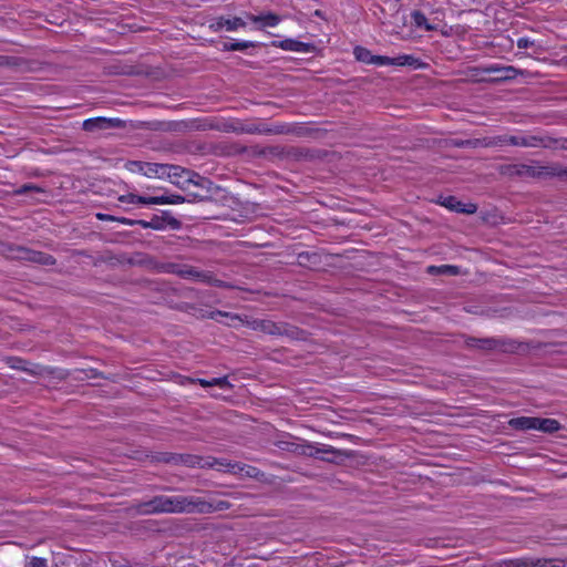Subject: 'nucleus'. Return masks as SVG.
<instances>
[{
	"mask_svg": "<svg viewBox=\"0 0 567 567\" xmlns=\"http://www.w3.org/2000/svg\"><path fill=\"white\" fill-rule=\"evenodd\" d=\"M140 226L147 229H154V230H164L166 228L165 224L161 219V215H153L151 220H144L142 219V223H140Z\"/></svg>",
	"mask_w": 567,
	"mask_h": 567,
	"instance_id": "e433bc0d",
	"label": "nucleus"
},
{
	"mask_svg": "<svg viewBox=\"0 0 567 567\" xmlns=\"http://www.w3.org/2000/svg\"><path fill=\"white\" fill-rule=\"evenodd\" d=\"M25 567H48V561L42 557H32L27 564Z\"/></svg>",
	"mask_w": 567,
	"mask_h": 567,
	"instance_id": "3c124183",
	"label": "nucleus"
},
{
	"mask_svg": "<svg viewBox=\"0 0 567 567\" xmlns=\"http://www.w3.org/2000/svg\"><path fill=\"white\" fill-rule=\"evenodd\" d=\"M212 386H219L220 389H230V388H233V385L228 381L227 377L213 378L212 379Z\"/></svg>",
	"mask_w": 567,
	"mask_h": 567,
	"instance_id": "49530a36",
	"label": "nucleus"
},
{
	"mask_svg": "<svg viewBox=\"0 0 567 567\" xmlns=\"http://www.w3.org/2000/svg\"><path fill=\"white\" fill-rule=\"evenodd\" d=\"M29 262H33V264H38V265H42V266H54L56 264V259L54 256H52L50 254L32 249V254H31V258H30Z\"/></svg>",
	"mask_w": 567,
	"mask_h": 567,
	"instance_id": "cd10ccee",
	"label": "nucleus"
},
{
	"mask_svg": "<svg viewBox=\"0 0 567 567\" xmlns=\"http://www.w3.org/2000/svg\"><path fill=\"white\" fill-rule=\"evenodd\" d=\"M223 464H217L218 466H223V467H226V472H230V473H239V472H245V474L249 477H257L258 473H259V470L255 466H250V465H246V464H241V463H229V462H226V460H219Z\"/></svg>",
	"mask_w": 567,
	"mask_h": 567,
	"instance_id": "6ab92c4d",
	"label": "nucleus"
},
{
	"mask_svg": "<svg viewBox=\"0 0 567 567\" xmlns=\"http://www.w3.org/2000/svg\"><path fill=\"white\" fill-rule=\"evenodd\" d=\"M11 251V258L16 260H22V261H29L31 258L32 249L23 247V246H17L10 248Z\"/></svg>",
	"mask_w": 567,
	"mask_h": 567,
	"instance_id": "72a5a7b5",
	"label": "nucleus"
},
{
	"mask_svg": "<svg viewBox=\"0 0 567 567\" xmlns=\"http://www.w3.org/2000/svg\"><path fill=\"white\" fill-rule=\"evenodd\" d=\"M172 268H173L172 272L176 274L181 278L207 282L209 285H213V286L219 287V288L227 287L226 282L214 278L210 271H200L196 267L188 266V265H183V266L172 265Z\"/></svg>",
	"mask_w": 567,
	"mask_h": 567,
	"instance_id": "39448f33",
	"label": "nucleus"
},
{
	"mask_svg": "<svg viewBox=\"0 0 567 567\" xmlns=\"http://www.w3.org/2000/svg\"><path fill=\"white\" fill-rule=\"evenodd\" d=\"M412 19L416 27H424L426 30H432L433 28L427 24V19L424 13L421 11L412 12Z\"/></svg>",
	"mask_w": 567,
	"mask_h": 567,
	"instance_id": "37998d69",
	"label": "nucleus"
},
{
	"mask_svg": "<svg viewBox=\"0 0 567 567\" xmlns=\"http://www.w3.org/2000/svg\"><path fill=\"white\" fill-rule=\"evenodd\" d=\"M245 131L244 122L238 118H233V133L244 134Z\"/></svg>",
	"mask_w": 567,
	"mask_h": 567,
	"instance_id": "864d4df0",
	"label": "nucleus"
},
{
	"mask_svg": "<svg viewBox=\"0 0 567 567\" xmlns=\"http://www.w3.org/2000/svg\"><path fill=\"white\" fill-rule=\"evenodd\" d=\"M151 463H165L173 465H185L187 467H214L217 464H223L219 458L209 457L204 460L202 456L194 454H179L172 452H151L145 456Z\"/></svg>",
	"mask_w": 567,
	"mask_h": 567,
	"instance_id": "f03ea898",
	"label": "nucleus"
},
{
	"mask_svg": "<svg viewBox=\"0 0 567 567\" xmlns=\"http://www.w3.org/2000/svg\"><path fill=\"white\" fill-rule=\"evenodd\" d=\"M190 203L192 199L186 198L185 196L171 194V195H162L155 196V205H164V204H182V203Z\"/></svg>",
	"mask_w": 567,
	"mask_h": 567,
	"instance_id": "c756f323",
	"label": "nucleus"
},
{
	"mask_svg": "<svg viewBox=\"0 0 567 567\" xmlns=\"http://www.w3.org/2000/svg\"><path fill=\"white\" fill-rule=\"evenodd\" d=\"M96 218L99 220H103V221H115L116 216H113V215H110V214H104V213H97L96 214Z\"/></svg>",
	"mask_w": 567,
	"mask_h": 567,
	"instance_id": "bf43d9fd",
	"label": "nucleus"
},
{
	"mask_svg": "<svg viewBox=\"0 0 567 567\" xmlns=\"http://www.w3.org/2000/svg\"><path fill=\"white\" fill-rule=\"evenodd\" d=\"M256 154L259 156H264V157L272 156V157L284 159L285 147L267 146V147L259 150Z\"/></svg>",
	"mask_w": 567,
	"mask_h": 567,
	"instance_id": "f704fd0d",
	"label": "nucleus"
},
{
	"mask_svg": "<svg viewBox=\"0 0 567 567\" xmlns=\"http://www.w3.org/2000/svg\"><path fill=\"white\" fill-rule=\"evenodd\" d=\"M161 219L166 227H169L173 230H178L183 226L182 221L175 218L168 210H162Z\"/></svg>",
	"mask_w": 567,
	"mask_h": 567,
	"instance_id": "c9c22d12",
	"label": "nucleus"
},
{
	"mask_svg": "<svg viewBox=\"0 0 567 567\" xmlns=\"http://www.w3.org/2000/svg\"><path fill=\"white\" fill-rule=\"evenodd\" d=\"M534 45V41L529 40L528 38H519L517 40V48L518 49H527L529 47Z\"/></svg>",
	"mask_w": 567,
	"mask_h": 567,
	"instance_id": "4d7b16f0",
	"label": "nucleus"
},
{
	"mask_svg": "<svg viewBox=\"0 0 567 567\" xmlns=\"http://www.w3.org/2000/svg\"><path fill=\"white\" fill-rule=\"evenodd\" d=\"M249 19L252 22H262L264 27H276L280 22V17L272 12L260 16L250 14Z\"/></svg>",
	"mask_w": 567,
	"mask_h": 567,
	"instance_id": "c85d7f7f",
	"label": "nucleus"
},
{
	"mask_svg": "<svg viewBox=\"0 0 567 567\" xmlns=\"http://www.w3.org/2000/svg\"><path fill=\"white\" fill-rule=\"evenodd\" d=\"M245 25H246V22L239 17H235L234 19H226L224 17H220V18L216 19V21L213 22L209 25V28L213 31L218 32L224 28L227 29L228 31H234V30L245 27Z\"/></svg>",
	"mask_w": 567,
	"mask_h": 567,
	"instance_id": "f3484780",
	"label": "nucleus"
},
{
	"mask_svg": "<svg viewBox=\"0 0 567 567\" xmlns=\"http://www.w3.org/2000/svg\"><path fill=\"white\" fill-rule=\"evenodd\" d=\"M272 45L276 48H280L286 51L293 52H303L311 53L316 51V45L313 43H306L295 39H285L280 41H272Z\"/></svg>",
	"mask_w": 567,
	"mask_h": 567,
	"instance_id": "9b49d317",
	"label": "nucleus"
},
{
	"mask_svg": "<svg viewBox=\"0 0 567 567\" xmlns=\"http://www.w3.org/2000/svg\"><path fill=\"white\" fill-rule=\"evenodd\" d=\"M450 144L452 146L458 147V148L480 147L481 146V138H474V140H460V138H455V140H452Z\"/></svg>",
	"mask_w": 567,
	"mask_h": 567,
	"instance_id": "ea45409f",
	"label": "nucleus"
},
{
	"mask_svg": "<svg viewBox=\"0 0 567 567\" xmlns=\"http://www.w3.org/2000/svg\"><path fill=\"white\" fill-rule=\"evenodd\" d=\"M464 344L467 349H477L482 351L499 350L502 352H516L518 350V342L512 339L501 338H476L464 336Z\"/></svg>",
	"mask_w": 567,
	"mask_h": 567,
	"instance_id": "20e7f679",
	"label": "nucleus"
},
{
	"mask_svg": "<svg viewBox=\"0 0 567 567\" xmlns=\"http://www.w3.org/2000/svg\"><path fill=\"white\" fill-rule=\"evenodd\" d=\"M293 131L291 134L297 136H309L312 133V130L305 126H292Z\"/></svg>",
	"mask_w": 567,
	"mask_h": 567,
	"instance_id": "603ef678",
	"label": "nucleus"
},
{
	"mask_svg": "<svg viewBox=\"0 0 567 567\" xmlns=\"http://www.w3.org/2000/svg\"><path fill=\"white\" fill-rule=\"evenodd\" d=\"M509 140H511L509 135L484 137V138H481V146L482 147L501 146V145L509 144Z\"/></svg>",
	"mask_w": 567,
	"mask_h": 567,
	"instance_id": "473e14b6",
	"label": "nucleus"
},
{
	"mask_svg": "<svg viewBox=\"0 0 567 567\" xmlns=\"http://www.w3.org/2000/svg\"><path fill=\"white\" fill-rule=\"evenodd\" d=\"M3 361L11 369L24 371L30 375H40L42 373V368L39 364H30L27 360L20 357H6Z\"/></svg>",
	"mask_w": 567,
	"mask_h": 567,
	"instance_id": "f8f14e48",
	"label": "nucleus"
},
{
	"mask_svg": "<svg viewBox=\"0 0 567 567\" xmlns=\"http://www.w3.org/2000/svg\"><path fill=\"white\" fill-rule=\"evenodd\" d=\"M437 203L451 212L473 215L477 210V205L473 203L464 204L453 195L440 196Z\"/></svg>",
	"mask_w": 567,
	"mask_h": 567,
	"instance_id": "9d476101",
	"label": "nucleus"
},
{
	"mask_svg": "<svg viewBox=\"0 0 567 567\" xmlns=\"http://www.w3.org/2000/svg\"><path fill=\"white\" fill-rule=\"evenodd\" d=\"M340 436L346 437V439H352L353 437V435L346 434V433L340 434Z\"/></svg>",
	"mask_w": 567,
	"mask_h": 567,
	"instance_id": "774afa93",
	"label": "nucleus"
},
{
	"mask_svg": "<svg viewBox=\"0 0 567 567\" xmlns=\"http://www.w3.org/2000/svg\"><path fill=\"white\" fill-rule=\"evenodd\" d=\"M169 172L165 173V176L173 177L174 179L184 178L185 175H190L192 171L183 168L177 165H169Z\"/></svg>",
	"mask_w": 567,
	"mask_h": 567,
	"instance_id": "a19ab883",
	"label": "nucleus"
},
{
	"mask_svg": "<svg viewBox=\"0 0 567 567\" xmlns=\"http://www.w3.org/2000/svg\"><path fill=\"white\" fill-rule=\"evenodd\" d=\"M539 144H544L543 137H538V136H534V135L528 136V147H536Z\"/></svg>",
	"mask_w": 567,
	"mask_h": 567,
	"instance_id": "13d9d810",
	"label": "nucleus"
},
{
	"mask_svg": "<svg viewBox=\"0 0 567 567\" xmlns=\"http://www.w3.org/2000/svg\"><path fill=\"white\" fill-rule=\"evenodd\" d=\"M279 328L278 336L287 337L290 340L306 341L309 338L308 331L291 323L279 321Z\"/></svg>",
	"mask_w": 567,
	"mask_h": 567,
	"instance_id": "2eb2a0df",
	"label": "nucleus"
},
{
	"mask_svg": "<svg viewBox=\"0 0 567 567\" xmlns=\"http://www.w3.org/2000/svg\"><path fill=\"white\" fill-rule=\"evenodd\" d=\"M29 192L41 193L43 190H42V188H40L39 186H37L34 184L28 183V184H23L22 186H20L14 193L17 195H25Z\"/></svg>",
	"mask_w": 567,
	"mask_h": 567,
	"instance_id": "c03bdc74",
	"label": "nucleus"
},
{
	"mask_svg": "<svg viewBox=\"0 0 567 567\" xmlns=\"http://www.w3.org/2000/svg\"><path fill=\"white\" fill-rule=\"evenodd\" d=\"M308 256H309L308 252H301V254H299V259L308 258Z\"/></svg>",
	"mask_w": 567,
	"mask_h": 567,
	"instance_id": "69168bd1",
	"label": "nucleus"
},
{
	"mask_svg": "<svg viewBox=\"0 0 567 567\" xmlns=\"http://www.w3.org/2000/svg\"><path fill=\"white\" fill-rule=\"evenodd\" d=\"M125 167L132 173H141L146 177H158L165 176V173L169 172L168 164L148 163L142 161H128Z\"/></svg>",
	"mask_w": 567,
	"mask_h": 567,
	"instance_id": "0eeeda50",
	"label": "nucleus"
},
{
	"mask_svg": "<svg viewBox=\"0 0 567 567\" xmlns=\"http://www.w3.org/2000/svg\"><path fill=\"white\" fill-rule=\"evenodd\" d=\"M101 261L107 262L111 265H115L116 262H118V264L127 262L130 265L135 264V261L132 258H126V256L124 254L116 256V255H113L112 252H109L107 256H105L101 259Z\"/></svg>",
	"mask_w": 567,
	"mask_h": 567,
	"instance_id": "58836bf2",
	"label": "nucleus"
},
{
	"mask_svg": "<svg viewBox=\"0 0 567 567\" xmlns=\"http://www.w3.org/2000/svg\"><path fill=\"white\" fill-rule=\"evenodd\" d=\"M317 450L319 451V460L332 464L340 465L346 458H354L355 452L351 450H339L331 445L318 444Z\"/></svg>",
	"mask_w": 567,
	"mask_h": 567,
	"instance_id": "1a4fd4ad",
	"label": "nucleus"
},
{
	"mask_svg": "<svg viewBox=\"0 0 567 567\" xmlns=\"http://www.w3.org/2000/svg\"><path fill=\"white\" fill-rule=\"evenodd\" d=\"M535 430L544 433H555L561 429L560 423L555 419L535 417Z\"/></svg>",
	"mask_w": 567,
	"mask_h": 567,
	"instance_id": "aec40b11",
	"label": "nucleus"
},
{
	"mask_svg": "<svg viewBox=\"0 0 567 567\" xmlns=\"http://www.w3.org/2000/svg\"><path fill=\"white\" fill-rule=\"evenodd\" d=\"M353 54L359 62L365 64H375V65H396V66H412L413 69H421L425 66L420 59L414 55L403 54L395 58H390L385 55H375L372 54L370 50L363 48L361 45H357L353 49Z\"/></svg>",
	"mask_w": 567,
	"mask_h": 567,
	"instance_id": "7ed1b4c3",
	"label": "nucleus"
},
{
	"mask_svg": "<svg viewBox=\"0 0 567 567\" xmlns=\"http://www.w3.org/2000/svg\"><path fill=\"white\" fill-rule=\"evenodd\" d=\"M186 198H189L192 199L190 203L193 202H204V200H208L210 199V196L208 195H202V194H198V193H190L186 196Z\"/></svg>",
	"mask_w": 567,
	"mask_h": 567,
	"instance_id": "6e6d98bb",
	"label": "nucleus"
},
{
	"mask_svg": "<svg viewBox=\"0 0 567 567\" xmlns=\"http://www.w3.org/2000/svg\"><path fill=\"white\" fill-rule=\"evenodd\" d=\"M218 316H228V315L223 311H219V310L210 313V318H213V319H216Z\"/></svg>",
	"mask_w": 567,
	"mask_h": 567,
	"instance_id": "e2e57ef3",
	"label": "nucleus"
},
{
	"mask_svg": "<svg viewBox=\"0 0 567 567\" xmlns=\"http://www.w3.org/2000/svg\"><path fill=\"white\" fill-rule=\"evenodd\" d=\"M125 125V121L121 118L97 116L85 120L82 124V128L85 132L94 133L111 128H124Z\"/></svg>",
	"mask_w": 567,
	"mask_h": 567,
	"instance_id": "6e6552de",
	"label": "nucleus"
},
{
	"mask_svg": "<svg viewBox=\"0 0 567 567\" xmlns=\"http://www.w3.org/2000/svg\"><path fill=\"white\" fill-rule=\"evenodd\" d=\"M535 417L533 416H519L508 421V425L518 431L535 430Z\"/></svg>",
	"mask_w": 567,
	"mask_h": 567,
	"instance_id": "b1692460",
	"label": "nucleus"
},
{
	"mask_svg": "<svg viewBox=\"0 0 567 567\" xmlns=\"http://www.w3.org/2000/svg\"><path fill=\"white\" fill-rule=\"evenodd\" d=\"M195 506V496H166L156 495L150 501L141 502L135 506L140 515L155 514H193Z\"/></svg>",
	"mask_w": 567,
	"mask_h": 567,
	"instance_id": "f257e3e1",
	"label": "nucleus"
},
{
	"mask_svg": "<svg viewBox=\"0 0 567 567\" xmlns=\"http://www.w3.org/2000/svg\"><path fill=\"white\" fill-rule=\"evenodd\" d=\"M483 72L486 74H495V76H493L492 80L497 81V82L513 80L519 73V71L512 65H507V66L489 65V66L484 68Z\"/></svg>",
	"mask_w": 567,
	"mask_h": 567,
	"instance_id": "ddd939ff",
	"label": "nucleus"
},
{
	"mask_svg": "<svg viewBox=\"0 0 567 567\" xmlns=\"http://www.w3.org/2000/svg\"><path fill=\"white\" fill-rule=\"evenodd\" d=\"M430 275H442V276H458L461 269L454 265H441V266H429L426 269Z\"/></svg>",
	"mask_w": 567,
	"mask_h": 567,
	"instance_id": "393cba45",
	"label": "nucleus"
},
{
	"mask_svg": "<svg viewBox=\"0 0 567 567\" xmlns=\"http://www.w3.org/2000/svg\"><path fill=\"white\" fill-rule=\"evenodd\" d=\"M286 450L295 453L297 455H303L309 457H318L319 451L317 450L318 444H312L308 442L297 443V442H287Z\"/></svg>",
	"mask_w": 567,
	"mask_h": 567,
	"instance_id": "dca6fc26",
	"label": "nucleus"
},
{
	"mask_svg": "<svg viewBox=\"0 0 567 567\" xmlns=\"http://www.w3.org/2000/svg\"><path fill=\"white\" fill-rule=\"evenodd\" d=\"M540 165L503 164L498 166V173L509 178H542Z\"/></svg>",
	"mask_w": 567,
	"mask_h": 567,
	"instance_id": "423d86ee",
	"label": "nucleus"
},
{
	"mask_svg": "<svg viewBox=\"0 0 567 567\" xmlns=\"http://www.w3.org/2000/svg\"><path fill=\"white\" fill-rule=\"evenodd\" d=\"M193 382H196V383L200 384L203 388L212 386V380L196 379V380H193Z\"/></svg>",
	"mask_w": 567,
	"mask_h": 567,
	"instance_id": "680f3d73",
	"label": "nucleus"
},
{
	"mask_svg": "<svg viewBox=\"0 0 567 567\" xmlns=\"http://www.w3.org/2000/svg\"><path fill=\"white\" fill-rule=\"evenodd\" d=\"M121 203L155 205V196H142L136 194H126L118 197Z\"/></svg>",
	"mask_w": 567,
	"mask_h": 567,
	"instance_id": "bb28decb",
	"label": "nucleus"
},
{
	"mask_svg": "<svg viewBox=\"0 0 567 567\" xmlns=\"http://www.w3.org/2000/svg\"><path fill=\"white\" fill-rule=\"evenodd\" d=\"M292 131H293L292 126L288 125V124L276 125L274 127L265 126V130H264L265 135H269V134H291Z\"/></svg>",
	"mask_w": 567,
	"mask_h": 567,
	"instance_id": "79ce46f5",
	"label": "nucleus"
},
{
	"mask_svg": "<svg viewBox=\"0 0 567 567\" xmlns=\"http://www.w3.org/2000/svg\"><path fill=\"white\" fill-rule=\"evenodd\" d=\"M245 131L244 134H265V125H256V124H248L244 123Z\"/></svg>",
	"mask_w": 567,
	"mask_h": 567,
	"instance_id": "09e8293b",
	"label": "nucleus"
},
{
	"mask_svg": "<svg viewBox=\"0 0 567 567\" xmlns=\"http://www.w3.org/2000/svg\"><path fill=\"white\" fill-rule=\"evenodd\" d=\"M215 131L233 133V118L228 121H216Z\"/></svg>",
	"mask_w": 567,
	"mask_h": 567,
	"instance_id": "a18cd8bd",
	"label": "nucleus"
},
{
	"mask_svg": "<svg viewBox=\"0 0 567 567\" xmlns=\"http://www.w3.org/2000/svg\"><path fill=\"white\" fill-rule=\"evenodd\" d=\"M529 567H565V564L556 563L554 559L530 557Z\"/></svg>",
	"mask_w": 567,
	"mask_h": 567,
	"instance_id": "4c0bfd02",
	"label": "nucleus"
},
{
	"mask_svg": "<svg viewBox=\"0 0 567 567\" xmlns=\"http://www.w3.org/2000/svg\"><path fill=\"white\" fill-rule=\"evenodd\" d=\"M258 44L252 41H235V42H224L223 51H244L249 48H255Z\"/></svg>",
	"mask_w": 567,
	"mask_h": 567,
	"instance_id": "7c9ffc66",
	"label": "nucleus"
},
{
	"mask_svg": "<svg viewBox=\"0 0 567 567\" xmlns=\"http://www.w3.org/2000/svg\"><path fill=\"white\" fill-rule=\"evenodd\" d=\"M230 507L227 501H218L216 503L207 502L200 497H195L194 513L210 514L215 511H224Z\"/></svg>",
	"mask_w": 567,
	"mask_h": 567,
	"instance_id": "4468645a",
	"label": "nucleus"
},
{
	"mask_svg": "<svg viewBox=\"0 0 567 567\" xmlns=\"http://www.w3.org/2000/svg\"><path fill=\"white\" fill-rule=\"evenodd\" d=\"M509 145L528 147V136L511 135Z\"/></svg>",
	"mask_w": 567,
	"mask_h": 567,
	"instance_id": "8fccbe9b",
	"label": "nucleus"
},
{
	"mask_svg": "<svg viewBox=\"0 0 567 567\" xmlns=\"http://www.w3.org/2000/svg\"><path fill=\"white\" fill-rule=\"evenodd\" d=\"M192 182H194V179H192V175H185L184 178H178V179L172 181L173 184H175L177 187H179L183 190H186Z\"/></svg>",
	"mask_w": 567,
	"mask_h": 567,
	"instance_id": "de8ad7c7",
	"label": "nucleus"
},
{
	"mask_svg": "<svg viewBox=\"0 0 567 567\" xmlns=\"http://www.w3.org/2000/svg\"><path fill=\"white\" fill-rule=\"evenodd\" d=\"M179 125L183 130L188 131H215L216 120L212 118H195L190 122H181Z\"/></svg>",
	"mask_w": 567,
	"mask_h": 567,
	"instance_id": "a211bd4d",
	"label": "nucleus"
},
{
	"mask_svg": "<svg viewBox=\"0 0 567 567\" xmlns=\"http://www.w3.org/2000/svg\"><path fill=\"white\" fill-rule=\"evenodd\" d=\"M87 378H104L102 372H99L96 369H90L86 373Z\"/></svg>",
	"mask_w": 567,
	"mask_h": 567,
	"instance_id": "052dcab7",
	"label": "nucleus"
},
{
	"mask_svg": "<svg viewBox=\"0 0 567 567\" xmlns=\"http://www.w3.org/2000/svg\"><path fill=\"white\" fill-rule=\"evenodd\" d=\"M560 62L565 68H567V55L563 56Z\"/></svg>",
	"mask_w": 567,
	"mask_h": 567,
	"instance_id": "0e129e2a",
	"label": "nucleus"
},
{
	"mask_svg": "<svg viewBox=\"0 0 567 567\" xmlns=\"http://www.w3.org/2000/svg\"><path fill=\"white\" fill-rule=\"evenodd\" d=\"M115 221H117L120 224L128 225V226H134V225L140 226V223H142V219H131V218H126V217H117L116 216Z\"/></svg>",
	"mask_w": 567,
	"mask_h": 567,
	"instance_id": "5fc2aeb1",
	"label": "nucleus"
},
{
	"mask_svg": "<svg viewBox=\"0 0 567 567\" xmlns=\"http://www.w3.org/2000/svg\"><path fill=\"white\" fill-rule=\"evenodd\" d=\"M252 328L269 336H278L280 329L279 322L267 319L255 320L252 322Z\"/></svg>",
	"mask_w": 567,
	"mask_h": 567,
	"instance_id": "412c9836",
	"label": "nucleus"
},
{
	"mask_svg": "<svg viewBox=\"0 0 567 567\" xmlns=\"http://www.w3.org/2000/svg\"><path fill=\"white\" fill-rule=\"evenodd\" d=\"M530 557L511 558L494 561L483 567H529Z\"/></svg>",
	"mask_w": 567,
	"mask_h": 567,
	"instance_id": "5701e85b",
	"label": "nucleus"
},
{
	"mask_svg": "<svg viewBox=\"0 0 567 567\" xmlns=\"http://www.w3.org/2000/svg\"><path fill=\"white\" fill-rule=\"evenodd\" d=\"M542 178L546 177H557L563 182H567V167H564L559 164L547 165L542 167Z\"/></svg>",
	"mask_w": 567,
	"mask_h": 567,
	"instance_id": "4be33fe9",
	"label": "nucleus"
},
{
	"mask_svg": "<svg viewBox=\"0 0 567 567\" xmlns=\"http://www.w3.org/2000/svg\"><path fill=\"white\" fill-rule=\"evenodd\" d=\"M310 151L303 147H285L284 159L301 161L310 158Z\"/></svg>",
	"mask_w": 567,
	"mask_h": 567,
	"instance_id": "a878e982",
	"label": "nucleus"
},
{
	"mask_svg": "<svg viewBox=\"0 0 567 567\" xmlns=\"http://www.w3.org/2000/svg\"><path fill=\"white\" fill-rule=\"evenodd\" d=\"M7 59V56L0 55V65H3Z\"/></svg>",
	"mask_w": 567,
	"mask_h": 567,
	"instance_id": "338daca9",
	"label": "nucleus"
},
{
	"mask_svg": "<svg viewBox=\"0 0 567 567\" xmlns=\"http://www.w3.org/2000/svg\"><path fill=\"white\" fill-rule=\"evenodd\" d=\"M190 175H192V179H194V182H192L190 184L198 186L203 189H206L207 193H210L213 188L218 189V187L215 186L210 179L203 177L193 171H192Z\"/></svg>",
	"mask_w": 567,
	"mask_h": 567,
	"instance_id": "2f4dec72",
	"label": "nucleus"
}]
</instances>
